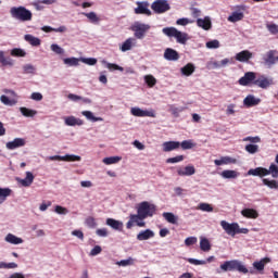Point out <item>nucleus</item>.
<instances>
[{"mask_svg": "<svg viewBox=\"0 0 278 278\" xmlns=\"http://www.w3.org/2000/svg\"><path fill=\"white\" fill-rule=\"evenodd\" d=\"M26 141L23 138H15L13 141L7 142L5 147L9 151H14V149H20V147H25Z\"/></svg>", "mask_w": 278, "mask_h": 278, "instance_id": "obj_11", "label": "nucleus"}, {"mask_svg": "<svg viewBox=\"0 0 278 278\" xmlns=\"http://www.w3.org/2000/svg\"><path fill=\"white\" fill-rule=\"evenodd\" d=\"M266 29L273 36H277L278 34V25L277 24H266Z\"/></svg>", "mask_w": 278, "mask_h": 278, "instance_id": "obj_53", "label": "nucleus"}, {"mask_svg": "<svg viewBox=\"0 0 278 278\" xmlns=\"http://www.w3.org/2000/svg\"><path fill=\"white\" fill-rule=\"evenodd\" d=\"M242 18H244V13L236 11L228 17V21L230 23H238V21H242Z\"/></svg>", "mask_w": 278, "mask_h": 278, "instance_id": "obj_37", "label": "nucleus"}, {"mask_svg": "<svg viewBox=\"0 0 278 278\" xmlns=\"http://www.w3.org/2000/svg\"><path fill=\"white\" fill-rule=\"evenodd\" d=\"M255 79V72H248L238 80V84L240 86H251V84H254Z\"/></svg>", "mask_w": 278, "mask_h": 278, "instance_id": "obj_10", "label": "nucleus"}, {"mask_svg": "<svg viewBox=\"0 0 278 278\" xmlns=\"http://www.w3.org/2000/svg\"><path fill=\"white\" fill-rule=\"evenodd\" d=\"M12 18L21 21L22 23H27L34 18V14L25 7H12L10 10Z\"/></svg>", "mask_w": 278, "mask_h": 278, "instance_id": "obj_1", "label": "nucleus"}, {"mask_svg": "<svg viewBox=\"0 0 278 278\" xmlns=\"http://www.w3.org/2000/svg\"><path fill=\"white\" fill-rule=\"evenodd\" d=\"M215 166H223V164H236V159L231 156H223L220 160L214 161Z\"/></svg>", "mask_w": 278, "mask_h": 278, "instance_id": "obj_32", "label": "nucleus"}, {"mask_svg": "<svg viewBox=\"0 0 278 278\" xmlns=\"http://www.w3.org/2000/svg\"><path fill=\"white\" fill-rule=\"evenodd\" d=\"M20 111L23 114V116H26L27 118H31L35 114H38L35 110L27 109L25 106H22Z\"/></svg>", "mask_w": 278, "mask_h": 278, "instance_id": "obj_46", "label": "nucleus"}, {"mask_svg": "<svg viewBox=\"0 0 278 278\" xmlns=\"http://www.w3.org/2000/svg\"><path fill=\"white\" fill-rule=\"evenodd\" d=\"M5 241L9 242L10 244H23V239L12 233L7 235Z\"/></svg>", "mask_w": 278, "mask_h": 278, "instance_id": "obj_36", "label": "nucleus"}, {"mask_svg": "<svg viewBox=\"0 0 278 278\" xmlns=\"http://www.w3.org/2000/svg\"><path fill=\"white\" fill-rule=\"evenodd\" d=\"M176 40L177 42H179V45H186V42H188V34L187 33H181L178 30V33H176Z\"/></svg>", "mask_w": 278, "mask_h": 278, "instance_id": "obj_41", "label": "nucleus"}, {"mask_svg": "<svg viewBox=\"0 0 278 278\" xmlns=\"http://www.w3.org/2000/svg\"><path fill=\"white\" fill-rule=\"evenodd\" d=\"M50 48H51V51H53L58 55H62L64 53V49L62 47H60L58 43L51 45Z\"/></svg>", "mask_w": 278, "mask_h": 278, "instance_id": "obj_59", "label": "nucleus"}, {"mask_svg": "<svg viewBox=\"0 0 278 278\" xmlns=\"http://www.w3.org/2000/svg\"><path fill=\"white\" fill-rule=\"evenodd\" d=\"M200 249H201V251H204V253L212 251V244L210 243V240L207 238L201 237Z\"/></svg>", "mask_w": 278, "mask_h": 278, "instance_id": "obj_30", "label": "nucleus"}, {"mask_svg": "<svg viewBox=\"0 0 278 278\" xmlns=\"http://www.w3.org/2000/svg\"><path fill=\"white\" fill-rule=\"evenodd\" d=\"M184 160H185L184 155H177V156L167 159L166 164H177L179 162H184Z\"/></svg>", "mask_w": 278, "mask_h": 278, "instance_id": "obj_54", "label": "nucleus"}, {"mask_svg": "<svg viewBox=\"0 0 278 278\" xmlns=\"http://www.w3.org/2000/svg\"><path fill=\"white\" fill-rule=\"evenodd\" d=\"M118 162H121L119 156H110L103 159V164H106L108 166H110L111 164H118Z\"/></svg>", "mask_w": 278, "mask_h": 278, "instance_id": "obj_49", "label": "nucleus"}, {"mask_svg": "<svg viewBox=\"0 0 278 278\" xmlns=\"http://www.w3.org/2000/svg\"><path fill=\"white\" fill-rule=\"evenodd\" d=\"M194 173H197L194 165H188L184 168L180 167L177 169V175H179V177H191V175H194Z\"/></svg>", "mask_w": 278, "mask_h": 278, "instance_id": "obj_14", "label": "nucleus"}, {"mask_svg": "<svg viewBox=\"0 0 278 278\" xmlns=\"http://www.w3.org/2000/svg\"><path fill=\"white\" fill-rule=\"evenodd\" d=\"M253 58V53L249 50H243L236 54L237 62H249Z\"/></svg>", "mask_w": 278, "mask_h": 278, "instance_id": "obj_19", "label": "nucleus"}, {"mask_svg": "<svg viewBox=\"0 0 278 278\" xmlns=\"http://www.w3.org/2000/svg\"><path fill=\"white\" fill-rule=\"evenodd\" d=\"M137 8L135 9V14H146V16H151V10H149V2H137Z\"/></svg>", "mask_w": 278, "mask_h": 278, "instance_id": "obj_12", "label": "nucleus"}, {"mask_svg": "<svg viewBox=\"0 0 278 278\" xmlns=\"http://www.w3.org/2000/svg\"><path fill=\"white\" fill-rule=\"evenodd\" d=\"M65 125H67V127H81V125H84V121L75 116H67L65 117Z\"/></svg>", "mask_w": 278, "mask_h": 278, "instance_id": "obj_21", "label": "nucleus"}, {"mask_svg": "<svg viewBox=\"0 0 278 278\" xmlns=\"http://www.w3.org/2000/svg\"><path fill=\"white\" fill-rule=\"evenodd\" d=\"M163 218H165L167 223H170V225H177V222L179 220V217L170 212L163 213Z\"/></svg>", "mask_w": 278, "mask_h": 278, "instance_id": "obj_34", "label": "nucleus"}, {"mask_svg": "<svg viewBox=\"0 0 278 278\" xmlns=\"http://www.w3.org/2000/svg\"><path fill=\"white\" fill-rule=\"evenodd\" d=\"M156 210L157 208L155 204H151L148 201H143L138 204L137 214L140 215L144 220L146 218H149V217L151 218L153 214H155Z\"/></svg>", "mask_w": 278, "mask_h": 278, "instance_id": "obj_3", "label": "nucleus"}, {"mask_svg": "<svg viewBox=\"0 0 278 278\" xmlns=\"http://www.w3.org/2000/svg\"><path fill=\"white\" fill-rule=\"evenodd\" d=\"M20 184L24 188H29V186H31V184H34V174L31 172H26V177L24 179H21Z\"/></svg>", "mask_w": 278, "mask_h": 278, "instance_id": "obj_26", "label": "nucleus"}, {"mask_svg": "<svg viewBox=\"0 0 278 278\" xmlns=\"http://www.w3.org/2000/svg\"><path fill=\"white\" fill-rule=\"evenodd\" d=\"M238 175L240 174L233 169H225L222 172V177L224 179H236Z\"/></svg>", "mask_w": 278, "mask_h": 278, "instance_id": "obj_35", "label": "nucleus"}, {"mask_svg": "<svg viewBox=\"0 0 278 278\" xmlns=\"http://www.w3.org/2000/svg\"><path fill=\"white\" fill-rule=\"evenodd\" d=\"M130 114H132V116H138L140 118H144V117H150V118H155V111L150 110V111H144L140 108H132L130 110Z\"/></svg>", "mask_w": 278, "mask_h": 278, "instance_id": "obj_9", "label": "nucleus"}, {"mask_svg": "<svg viewBox=\"0 0 278 278\" xmlns=\"http://www.w3.org/2000/svg\"><path fill=\"white\" fill-rule=\"evenodd\" d=\"M276 55H277V50H269L264 58L265 64H268L269 66H273V64H276V62H278V56Z\"/></svg>", "mask_w": 278, "mask_h": 278, "instance_id": "obj_18", "label": "nucleus"}, {"mask_svg": "<svg viewBox=\"0 0 278 278\" xmlns=\"http://www.w3.org/2000/svg\"><path fill=\"white\" fill-rule=\"evenodd\" d=\"M194 71H195L194 64L188 63L187 65L181 67L180 73L182 75H185L186 77H190V75H192V73H194Z\"/></svg>", "mask_w": 278, "mask_h": 278, "instance_id": "obj_31", "label": "nucleus"}, {"mask_svg": "<svg viewBox=\"0 0 278 278\" xmlns=\"http://www.w3.org/2000/svg\"><path fill=\"white\" fill-rule=\"evenodd\" d=\"M0 64L1 66H14V60L10 56L5 58V52L0 50Z\"/></svg>", "mask_w": 278, "mask_h": 278, "instance_id": "obj_24", "label": "nucleus"}, {"mask_svg": "<svg viewBox=\"0 0 278 278\" xmlns=\"http://www.w3.org/2000/svg\"><path fill=\"white\" fill-rule=\"evenodd\" d=\"M178 31L179 30L175 27L163 28V34H165V36H168V38H176Z\"/></svg>", "mask_w": 278, "mask_h": 278, "instance_id": "obj_40", "label": "nucleus"}, {"mask_svg": "<svg viewBox=\"0 0 278 278\" xmlns=\"http://www.w3.org/2000/svg\"><path fill=\"white\" fill-rule=\"evenodd\" d=\"M24 40H26V42H29V45H31V47H40V38L35 37L33 35H25L24 36Z\"/></svg>", "mask_w": 278, "mask_h": 278, "instance_id": "obj_33", "label": "nucleus"}, {"mask_svg": "<svg viewBox=\"0 0 278 278\" xmlns=\"http://www.w3.org/2000/svg\"><path fill=\"white\" fill-rule=\"evenodd\" d=\"M134 45H136V39L135 38H128L121 46V51H123L124 53L126 51H131Z\"/></svg>", "mask_w": 278, "mask_h": 278, "instance_id": "obj_27", "label": "nucleus"}, {"mask_svg": "<svg viewBox=\"0 0 278 278\" xmlns=\"http://www.w3.org/2000/svg\"><path fill=\"white\" fill-rule=\"evenodd\" d=\"M190 12H191V16L193 18H197V21H198V18H200V16L202 14V11L200 9H198V8H194V7L190 8Z\"/></svg>", "mask_w": 278, "mask_h": 278, "instance_id": "obj_60", "label": "nucleus"}, {"mask_svg": "<svg viewBox=\"0 0 278 278\" xmlns=\"http://www.w3.org/2000/svg\"><path fill=\"white\" fill-rule=\"evenodd\" d=\"M155 237V232L151 229L142 230L137 235V240L144 241V240H151V238Z\"/></svg>", "mask_w": 278, "mask_h": 278, "instance_id": "obj_22", "label": "nucleus"}, {"mask_svg": "<svg viewBox=\"0 0 278 278\" xmlns=\"http://www.w3.org/2000/svg\"><path fill=\"white\" fill-rule=\"evenodd\" d=\"M134 225H137V227H146L147 223H144V219L142 216L137 214H130L129 220L126 223V228L131 229Z\"/></svg>", "mask_w": 278, "mask_h": 278, "instance_id": "obj_7", "label": "nucleus"}, {"mask_svg": "<svg viewBox=\"0 0 278 278\" xmlns=\"http://www.w3.org/2000/svg\"><path fill=\"white\" fill-rule=\"evenodd\" d=\"M267 172L268 175H271V177H274V179L278 178V166L275 163L270 164L269 169H267Z\"/></svg>", "mask_w": 278, "mask_h": 278, "instance_id": "obj_51", "label": "nucleus"}, {"mask_svg": "<svg viewBox=\"0 0 278 278\" xmlns=\"http://www.w3.org/2000/svg\"><path fill=\"white\" fill-rule=\"evenodd\" d=\"M268 168L266 167H256V168H251L248 170V175H252V177H267L268 175Z\"/></svg>", "mask_w": 278, "mask_h": 278, "instance_id": "obj_13", "label": "nucleus"}, {"mask_svg": "<svg viewBox=\"0 0 278 278\" xmlns=\"http://www.w3.org/2000/svg\"><path fill=\"white\" fill-rule=\"evenodd\" d=\"M243 142H251V144H257L258 142H262V138L260 137H245L243 138Z\"/></svg>", "mask_w": 278, "mask_h": 278, "instance_id": "obj_58", "label": "nucleus"}, {"mask_svg": "<svg viewBox=\"0 0 278 278\" xmlns=\"http://www.w3.org/2000/svg\"><path fill=\"white\" fill-rule=\"evenodd\" d=\"M260 103H262V100L260 98H255L253 94H249L243 100L245 108H255V105H260Z\"/></svg>", "mask_w": 278, "mask_h": 278, "instance_id": "obj_17", "label": "nucleus"}, {"mask_svg": "<svg viewBox=\"0 0 278 278\" xmlns=\"http://www.w3.org/2000/svg\"><path fill=\"white\" fill-rule=\"evenodd\" d=\"M262 182L264 186H267V188H270L271 190H278V181L277 180H269L268 178H263Z\"/></svg>", "mask_w": 278, "mask_h": 278, "instance_id": "obj_39", "label": "nucleus"}, {"mask_svg": "<svg viewBox=\"0 0 278 278\" xmlns=\"http://www.w3.org/2000/svg\"><path fill=\"white\" fill-rule=\"evenodd\" d=\"M266 264H270V257H264L262 258L261 261H256L253 263V267L256 269V270H264Z\"/></svg>", "mask_w": 278, "mask_h": 278, "instance_id": "obj_28", "label": "nucleus"}, {"mask_svg": "<svg viewBox=\"0 0 278 278\" xmlns=\"http://www.w3.org/2000/svg\"><path fill=\"white\" fill-rule=\"evenodd\" d=\"M241 214L244 216V218H258L260 213L255 208H244L241 211Z\"/></svg>", "mask_w": 278, "mask_h": 278, "instance_id": "obj_29", "label": "nucleus"}, {"mask_svg": "<svg viewBox=\"0 0 278 278\" xmlns=\"http://www.w3.org/2000/svg\"><path fill=\"white\" fill-rule=\"evenodd\" d=\"M106 225L116 231H123V222H118L114 218H108Z\"/></svg>", "mask_w": 278, "mask_h": 278, "instance_id": "obj_23", "label": "nucleus"}, {"mask_svg": "<svg viewBox=\"0 0 278 278\" xmlns=\"http://www.w3.org/2000/svg\"><path fill=\"white\" fill-rule=\"evenodd\" d=\"M83 116H86L88 121H92V123H98L99 121H103L101 117H96L94 114L90 111H83L81 112Z\"/></svg>", "mask_w": 278, "mask_h": 278, "instance_id": "obj_44", "label": "nucleus"}, {"mask_svg": "<svg viewBox=\"0 0 278 278\" xmlns=\"http://www.w3.org/2000/svg\"><path fill=\"white\" fill-rule=\"evenodd\" d=\"M180 147L186 151L188 149H192L194 147V143H192V140H185L180 143Z\"/></svg>", "mask_w": 278, "mask_h": 278, "instance_id": "obj_62", "label": "nucleus"}, {"mask_svg": "<svg viewBox=\"0 0 278 278\" xmlns=\"http://www.w3.org/2000/svg\"><path fill=\"white\" fill-rule=\"evenodd\" d=\"M169 112L175 116L176 118L179 117V112H184V108H177L174 104L169 105Z\"/></svg>", "mask_w": 278, "mask_h": 278, "instance_id": "obj_55", "label": "nucleus"}, {"mask_svg": "<svg viewBox=\"0 0 278 278\" xmlns=\"http://www.w3.org/2000/svg\"><path fill=\"white\" fill-rule=\"evenodd\" d=\"M197 25L204 29V31H210L212 29V18L210 16H205L204 18H198Z\"/></svg>", "mask_w": 278, "mask_h": 278, "instance_id": "obj_15", "label": "nucleus"}, {"mask_svg": "<svg viewBox=\"0 0 278 278\" xmlns=\"http://www.w3.org/2000/svg\"><path fill=\"white\" fill-rule=\"evenodd\" d=\"M12 194V189L10 188H0V205L1 203L5 202L8 197Z\"/></svg>", "mask_w": 278, "mask_h": 278, "instance_id": "obj_38", "label": "nucleus"}, {"mask_svg": "<svg viewBox=\"0 0 278 278\" xmlns=\"http://www.w3.org/2000/svg\"><path fill=\"white\" fill-rule=\"evenodd\" d=\"M48 160L51 162H81V156L75 154H66L64 156L53 155L49 156Z\"/></svg>", "mask_w": 278, "mask_h": 278, "instance_id": "obj_8", "label": "nucleus"}, {"mask_svg": "<svg viewBox=\"0 0 278 278\" xmlns=\"http://www.w3.org/2000/svg\"><path fill=\"white\" fill-rule=\"evenodd\" d=\"M220 226L228 236H236V233H249V229L241 230L238 223L229 224L227 220H222Z\"/></svg>", "mask_w": 278, "mask_h": 278, "instance_id": "obj_5", "label": "nucleus"}, {"mask_svg": "<svg viewBox=\"0 0 278 278\" xmlns=\"http://www.w3.org/2000/svg\"><path fill=\"white\" fill-rule=\"evenodd\" d=\"M0 101H1V103H3V105H16V101L10 100V98H8V96H1Z\"/></svg>", "mask_w": 278, "mask_h": 278, "instance_id": "obj_56", "label": "nucleus"}, {"mask_svg": "<svg viewBox=\"0 0 278 278\" xmlns=\"http://www.w3.org/2000/svg\"><path fill=\"white\" fill-rule=\"evenodd\" d=\"M164 59L168 60V62H177L179 60V52L173 48L165 49Z\"/></svg>", "mask_w": 278, "mask_h": 278, "instance_id": "obj_16", "label": "nucleus"}, {"mask_svg": "<svg viewBox=\"0 0 278 278\" xmlns=\"http://www.w3.org/2000/svg\"><path fill=\"white\" fill-rule=\"evenodd\" d=\"M40 3H43L45 5H53L55 3V0H36L33 5L36 8V10H41L42 7H40Z\"/></svg>", "mask_w": 278, "mask_h": 278, "instance_id": "obj_42", "label": "nucleus"}, {"mask_svg": "<svg viewBox=\"0 0 278 278\" xmlns=\"http://www.w3.org/2000/svg\"><path fill=\"white\" fill-rule=\"evenodd\" d=\"M130 29L131 31H134V36L135 38H137V40H142L144 39V36H147L149 29H151V25L140 23V22H135L131 25Z\"/></svg>", "mask_w": 278, "mask_h": 278, "instance_id": "obj_4", "label": "nucleus"}, {"mask_svg": "<svg viewBox=\"0 0 278 278\" xmlns=\"http://www.w3.org/2000/svg\"><path fill=\"white\" fill-rule=\"evenodd\" d=\"M254 86H258V88L266 89L270 86V80L266 78V76H261L257 79H254Z\"/></svg>", "mask_w": 278, "mask_h": 278, "instance_id": "obj_25", "label": "nucleus"}, {"mask_svg": "<svg viewBox=\"0 0 278 278\" xmlns=\"http://www.w3.org/2000/svg\"><path fill=\"white\" fill-rule=\"evenodd\" d=\"M0 268H5V269L18 268V264L0 262Z\"/></svg>", "mask_w": 278, "mask_h": 278, "instance_id": "obj_57", "label": "nucleus"}, {"mask_svg": "<svg viewBox=\"0 0 278 278\" xmlns=\"http://www.w3.org/2000/svg\"><path fill=\"white\" fill-rule=\"evenodd\" d=\"M85 223L87 227H90V229H94L97 227V220L94 217H87Z\"/></svg>", "mask_w": 278, "mask_h": 278, "instance_id": "obj_61", "label": "nucleus"}, {"mask_svg": "<svg viewBox=\"0 0 278 278\" xmlns=\"http://www.w3.org/2000/svg\"><path fill=\"white\" fill-rule=\"evenodd\" d=\"M181 143L179 141H166L163 143V151L168 153L170 151H175V149H179Z\"/></svg>", "mask_w": 278, "mask_h": 278, "instance_id": "obj_20", "label": "nucleus"}, {"mask_svg": "<svg viewBox=\"0 0 278 278\" xmlns=\"http://www.w3.org/2000/svg\"><path fill=\"white\" fill-rule=\"evenodd\" d=\"M12 58H25L27 55V52L21 48H14L11 50Z\"/></svg>", "mask_w": 278, "mask_h": 278, "instance_id": "obj_45", "label": "nucleus"}, {"mask_svg": "<svg viewBox=\"0 0 278 278\" xmlns=\"http://www.w3.org/2000/svg\"><path fill=\"white\" fill-rule=\"evenodd\" d=\"M245 151L248 153H250L251 155H254V153H258L260 152V146L253 144V143L247 144L245 146Z\"/></svg>", "mask_w": 278, "mask_h": 278, "instance_id": "obj_48", "label": "nucleus"}, {"mask_svg": "<svg viewBox=\"0 0 278 278\" xmlns=\"http://www.w3.org/2000/svg\"><path fill=\"white\" fill-rule=\"evenodd\" d=\"M63 62L67 64V66H79V59L77 58H66Z\"/></svg>", "mask_w": 278, "mask_h": 278, "instance_id": "obj_50", "label": "nucleus"}, {"mask_svg": "<svg viewBox=\"0 0 278 278\" xmlns=\"http://www.w3.org/2000/svg\"><path fill=\"white\" fill-rule=\"evenodd\" d=\"M23 71L26 74H34L36 72V67H34L31 64H26L23 66Z\"/></svg>", "mask_w": 278, "mask_h": 278, "instance_id": "obj_64", "label": "nucleus"}, {"mask_svg": "<svg viewBox=\"0 0 278 278\" xmlns=\"http://www.w3.org/2000/svg\"><path fill=\"white\" fill-rule=\"evenodd\" d=\"M206 47L207 49H218V47H220V41L218 40H211L208 42H206Z\"/></svg>", "mask_w": 278, "mask_h": 278, "instance_id": "obj_63", "label": "nucleus"}, {"mask_svg": "<svg viewBox=\"0 0 278 278\" xmlns=\"http://www.w3.org/2000/svg\"><path fill=\"white\" fill-rule=\"evenodd\" d=\"M144 81L149 88H153V86H155V84H157V79H155V76H153V75H146Z\"/></svg>", "mask_w": 278, "mask_h": 278, "instance_id": "obj_47", "label": "nucleus"}, {"mask_svg": "<svg viewBox=\"0 0 278 278\" xmlns=\"http://www.w3.org/2000/svg\"><path fill=\"white\" fill-rule=\"evenodd\" d=\"M151 10H153L154 14H164L170 10V4L168 0H155L151 4Z\"/></svg>", "mask_w": 278, "mask_h": 278, "instance_id": "obj_6", "label": "nucleus"}, {"mask_svg": "<svg viewBox=\"0 0 278 278\" xmlns=\"http://www.w3.org/2000/svg\"><path fill=\"white\" fill-rule=\"evenodd\" d=\"M220 268L224 270V273H228L231 270H238V273H242L243 275H247V273H249L247 266H244L242 262L238 260L226 261L220 265Z\"/></svg>", "mask_w": 278, "mask_h": 278, "instance_id": "obj_2", "label": "nucleus"}, {"mask_svg": "<svg viewBox=\"0 0 278 278\" xmlns=\"http://www.w3.org/2000/svg\"><path fill=\"white\" fill-rule=\"evenodd\" d=\"M197 210H200L201 212H214V207H212V204L207 203H200Z\"/></svg>", "mask_w": 278, "mask_h": 278, "instance_id": "obj_52", "label": "nucleus"}, {"mask_svg": "<svg viewBox=\"0 0 278 278\" xmlns=\"http://www.w3.org/2000/svg\"><path fill=\"white\" fill-rule=\"evenodd\" d=\"M83 15L86 16L90 21V23H93V24H97L101 21L99 15H97V13L94 12L83 13Z\"/></svg>", "mask_w": 278, "mask_h": 278, "instance_id": "obj_43", "label": "nucleus"}]
</instances>
